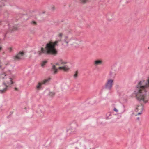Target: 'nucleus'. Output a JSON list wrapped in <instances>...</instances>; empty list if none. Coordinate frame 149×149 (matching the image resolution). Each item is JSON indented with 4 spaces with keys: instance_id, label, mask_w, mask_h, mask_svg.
Wrapping results in <instances>:
<instances>
[{
    "instance_id": "10",
    "label": "nucleus",
    "mask_w": 149,
    "mask_h": 149,
    "mask_svg": "<svg viewBox=\"0 0 149 149\" xmlns=\"http://www.w3.org/2000/svg\"><path fill=\"white\" fill-rule=\"evenodd\" d=\"M103 63V61L101 60H97L95 61H94V64L95 65H99L102 64Z\"/></svg>"
},
{
    "instance_id": "12",
    "label": "nucleus",
    "mask_w": 149,
    "mask_h": 149,
    "mask_svg": "<svg viewBox=\"0 0 149 149\" xmlns=\"http://www.w3.org/2000/svg\"><path fill=\"white\" fill-rule=\"evenodd\" d=\"M42 84V83L40 82H39L38 83V84L36 86V89L37 90H40L41 89V86Z\"/></svg>"
},
{
    "instance_id": "18",
    "label": "nucleus",
    "mask_w": 149,
    "mask_h": 149,
    "mask_svg": "<svg viewBox=\"0 0 149 149\" xmlns=\"http://www.w3.org/2000/svg\"><path fill=\"white\" fill-rule=\"evenodd\" d=\"M78 71H76L75 72V74L74 75V77L75 79H76L78 76Z\"/></svg>"
},
{
    "instance_id": "3",
    "label": "nucleus",
    "mask_w": 149,
    "mask_h": 149,
    "mask_svg": "<svg viewBox=\"0 0 149 149\" xmlns=\"http://www.w3.org/2000/svg\"><path fill=\"white\" fill-rule=\"evenodd\" d=\"M65 38L63 41L62 45L65 46H68L70 45H75V47L76 45H79V41L76 38H72L68 40L66 39L68 38L67 36H66Z\"/></svg>"
},
{
    "instance_id": "8",
    "label": "nucleus",
    "mask_w": 149,
    "mask_h": 149,
    "mask_svg": "<svg viewBox=\"0 0 149 149\" xmlns=\"http://www.w3.org/2000/svg\"><path fill=\"white\" fill-rule=\"evenodd\" d=\"M113 13L112 12H108L107 14V17L109 20L111 19L113 17Z\"/></svg>"
},
{
    "instance_id": "30",
    "label": "nucleus",
    "mask_w": 149,
    "mask_h": 149,
    "mask_svg": "<svg viewBox=\"0 0 149 149\" xmlns=\"http://www.w3.org/2000/svg\"><path fill=\"white\" fill-rule=\"evenodd\" d=\"M56 65H60V64L59 63H56Z\"/></svg>"
},
{
    "instance_id": "14",
    "label": "nucleus",
    "mask_w": 149,
    "mask_h": 149,
    "mask_svg": "<svg viewBox=\"0 0 149 149\" xmlns=\"http://www.w3.org/2000/svg\"><path fill=\"white\" fill-rule=\"evenodd\" d=\"M115 73L114 72L111 71L109 74V76L111 78H114L115 76Z\"/></svg>"
},
{
    "instance_id": "1",
    "label": "nucleus",
    "mask_w": 149,
    "mask_h": 149,
    "mask_svg": "<svg viewBox=\"0 0 149 149\" xmlns=\"http://www.w3.org/2000/svg\"><path fill=\"white\" fill-rule=\"evenodd\" d=\"M136 87L134 92L137 100L139 101H142L145 103H146L148 101L145 100L147 92L145 88H149V76L146 81L143 80L140 81Z\"/></svg>"
},
{
    "instance_id": "31",
    "label": "nucleus",
    "mask_w": 149,
    "mask_h": 149,
    "mask_svg": "<svg viewBox=\"0 0 149 149\" xmlns=\"http://www.w3.org/2000/svg\"><path fill=\"white\" fill-rule=\"evenodd\" d=\"M137 119L138 120H139V117H137Z\"/></svg>"
},
{
    "instance_id": "2",
    "label": "nucleus",
    "mask_w": 149,
    "mask_h": 149,
    "mask_svg": "<svg viewBox=\"0 0 149 149\" xmlns=\"http://www.w3.org/2000/svg\"><path fill=\"white\" fill-rule=\"evenodd\" d=\"M62 36V33H59L58 36L60 38V39L54 42L52 40L49 41L46 44L45 49L42 47H41L40 50L38 52L39 56L41 55L42 54L53 56L56 55L58 53V52L55 48V47L58 46V42L61 41Z\"/></svg>"
},
{
    "instance_id": "20",
    "label": "nucleus",
    "mask_w": 149,
    "mask_h": 149,
    "mask_svg": "<svg viewBox=\"0 0 149 149\" xmlns=\"http://www.w3.org/2000/svg\"><path fill=\"white\" fill-rule=\"evenodd\" d=\"M31 24H33L34 25H36L37 24V23L35 21H32L31 22Z\"/></svg>"
},
{
    "instance_id": "16",
    "label": "nucleus",
    "mask_w": 149,
    "mask_h": 149,
    "mask_svg": "<svg viewBox=\"0 0 149 149\" xmlns=\"http://www.w3.org/2000/svg\"><path fill=\"white\" fill-rule=\"evenodd\" d=\"M10 80L7 83L8 85H11L13 84L14 82L12 81V78H10Z\"/></svg>"
},
{
    "instance_id": "4",
    "label": "nucleus",
    "mask_w": 149,
    "mask_h": 149,
    "mask_svg": "<svg viewBox=\"0 0 149 149\" xmlns=\"http://www.w3.org/2000/svg\"><path fill=\"white\" fill-rule=\"evenodd\" d=\"M113 80L109 79L107 80L105 83L104 88L105 89L110 90H111L113 85Z\"/></svg>"
},
{
    "instance_id": "23",
    "label": "nucleus",
    "mask_w": 149,
    "mask_h": 149,
    "mask_svg": "<svg viewBox=\"0 0 149 149\" xmlns=\"http://www.w3.org/2000/svg\"><path fill=\"white\" fill-rule=\"evenodd\" d=\"M142 111H139V112L138 113V115H139L141 114L142 113Z\"/></svg>"
},
{
    "instance_id": "33",
    "label": "nucleus",
    "mask_w": 149,
    "mask_h": 149,
    "mask_svg": "<svg viewBox=\"0 0 149 149\" xmlns=\"http://www.w3.org/2000/svg\"><path fill=\"white\" fill-rule=\"evenodd\" d=\"M1 65H0V68L1 67Z\"/></svg>"
},
{
    "instance_id": "28",
    "label": "nucleus",
    "mask_w": 149,
    "mask_h": 149,
    "mask_svg": "<svg viewBox=\"0 0 149 149\" xmlns=\"http://www.w3.org/2000/svg\"><path fill=\"white\" fill-rule=\"evenodd\" d=\"M52 10H54V7H52Z\"/></svg>"
},
{
    "instance_id": "17",
    "label": "nucleus",
    "mask_w": 149,
    "mask_h": 149,
    "mask_svg": "<svg viewBox=\"0 0 149 149\" xmlns=\"http://www.w3.org/2000/svg\"><path fill=\"white\" fill-rule=\"evenodd\" d=\"M47 61H43L41 64V66L42 67H43L47 63Z\"/></svg>"
},
{
    "instance_id": "15",
    "label": "nucleus",
    "mask_w": 149,
    "mask_h": 149,
    "mask_svg": "<svg viewBox=\"0 0 149 149\" xmlns=\"http://www.w3.org/2000/svg\"><path fill=\"white\" fill-rule=\"evenodd\" d=\"M50 79V78H48L47 79L44 80L43 81L42 84H45L48 82Z\"/></svg>"
},
{
    "instance_id": "22",
    "label": "nucleus",
    "mask_w": 149,
    "mask_h": 149,
    "mask_svg": "<svg viewBox=\"0 0 149 149\" xmlns=\"http://www.w3.org/2000/svg\"><path fill=\"white\" fill-rule=\"evenodd\" d=\"M113 110L115 111L116 112H118V110L116 108H114Z\"/></svg>"
},
{
    "instance_id": "5",
    "label": "nucleus",
    "mask_w": 149,
    "mask_h": 149,
    "mask_svg": "<svg viewBox=\"0 0 149 149\" xmlns=\"http://www.w3.org/2000/svg\"><path fill=\"white\" fill-rule=\"evenodd\" d=\"M24 54V53L23 51H20L15 56H14V58L15 60L19 61L22 59V57Z\"/></svg>"
},
{
    "instance_id": "27",
    "label": "nucleus",
    "mask_w": 149,
    "mask_h": 149,
    "mask_svg": "<svg viewBox=\"0 0 149 149\" xmlns=\"http://www.w3.org/2000/svg\"><path fill=\"white\" fill-rule=\"evenodd\" d=\"M14 89L16 91H18V88L16 87H15Z\"/></svg>"
},
{
    "instance_id": "13",
    "label": "nucleus",
    "mask_w": 149,
    "mask_h": 149,
    "mask_svg": "<svg viewBox=\"0 0 149 149\" xmlns=\"http://www.w3.org/2000/svg\"><path fill=\"white\" fill-rule=\"evenodd\" d=\"M90 0H79L80 3L82 4H85L89 1Z\"/></svg>"
},
{
    "instance_id": "29",
    "label": "nucleus",
    "mask_w": 149,
    "mask_h": 149,
    "mask_svg": "<svg viewBox=\"0 0 149 149\" xmlns=\"http://www.w3.org/2000/svg\"><path fill=\"white\" fill-rule=\"evenodd\" d=\"M2 47L1 46H0V51Z\"/></svg>"
},
{
    "instance_id": "34",
    "label": "nucleus",
    "mask_w": 149,
    "mask_h": 149,
    "mask_svg": "<svg viewBox=\"0 0 149 149\" xmlns=\"http://www.w3.org/2000/svg\"><path fill=\"white\" fill-rule=\"evenodd\" d=\"M25 109H26V107H25Z\"/></svg>"
},
{
    "instance_id": "21",
    "label": "nucleus",
    "mask_w": 149,
    "mask_h": 149,
    "mask_svg": "<svg viewBox=\"0 0 149 149\" xmlns=\"http://www.w3.org/2000/svg\"><path fill=\"white\" fill-rule=\"evenodd\" d=\"M62 61V60H60V61H61V64H66L67 63V62H63Z\"/></svg>"
},
{
    "instance_id": "25",
    "label": "nucleus",
    "mask_w": 149,
    "mask_h": 149,
    "mask_svg": "<svg viewBox=\"0 0 149 149\" xmlns=\"http://www.w3.org/2000/svg\"><path fill=\"white\" fill-rule=\"evenodd\" d=\"M12 49V48L11 47H10L9 48V52H11Z\"/></svg>"
},
{
    "instance_id": "9",
    "label": "nucleus",
    "mask_w": 149,
    "mask_h": 149,
    "mask_svg": "<svg viewBox=\"0 0 149 149\" xmlns=\"http://www.w3.org/2000/svg\"><path fill=\"white\" fill-rule=\"evenodd\" d=\"M51 70L53 72L54 74H56L58 71V69L56 68L55 65H53Z\"/></svg>"
},
{
    "instance_id": "24",
    "label": "nucleus",
    "mask_w": 149,
    "mask_h": 149,
    "mask_svg": "<svg viewBox=\"0 0 149 149\" xmlns=\"http://www.w3.org/2000/svg\"><path fill=\"white\" fill-rule=\"evenodd\" d=\"M13 29V30L11 31V32H12V31H13V30H16L17 29V28H16V27H15V28H13V29Z\"/></svg>"
},
{
    "instance_id": "7",
    "label": "nucleus",
    "mask_w": 149,
    "mask_h": 149,
    "mask_svg": "<svg viewBox=\"0 0 149 149\" xmlns=\"http://www.w3.org/2000/svg\"><path fill=\"white\" fill-rule=\"evenodd\" d=\"M143 109V105L141 103V105H138L136 109V111H142Z\"/></svg>"
},
{
    "instance_id": "6",
    "label": "nucleus",
    "mask_w": 149,
    "mask_h": 149,
    "mask_svg": "<svg viewBox=\"0 0 149 149\" xmlns=\"http://www.w3.org/2000/svg\"><path fill=\"white\" fill-rule=\"evenodd\" d=\"M8 86L7 85L6 83L3 82L2 85L0 86V93H4L7 89Z\"/></svg>"
},
{
    "instance_id": "32",
    "label": "nucleus",
    "mask_w": 149,
    "mask_h": 149,
    "mask_svg": "<svg viewBox=\"0 0 149 149\" xmlns=\"http://www.w3.org/2000/svg\"><path fill=\"white\" fill-rule=\"evenodd\" d=\"M45 13V11L43 12H42V14H44V13Z\"/></svg>"
},
{
    "instance_id": "19",
    "label": "nucleus",
    "mask_w": 149,
    "mask_h": 149,
    "mask_svg": "<svg viewBox=\"0 0 149 149\" xmlns=\"http://www.w3.org/2000/svg\"><path fill=\"white\" fill-rule=\"evenodd\" d=\"M55 94L54 92H50L49 93V95L51 96H53Z\"/></svg>"
},
{
    "instance_id": "11",
    "label": "nucleus",
    "mask_w": 149,
    "mask_h": 149,
    "mask_svg": "<svg viewBox=\"0 0 149 149\" xmlns=\"http://www.w3.org/2000/svg\"><path fill=\"white\" fill-rule=\"evenodd\" d=\"M58 69H63L64 71H67L69 70L70 68L68 67V66L65 65L63 67H60L58 68Z\"/></svg>"
},
{
    "instance_id": "26",
    "label": "nucleus",
    "mask_w": 149,
    "mask_h": 149,
    "mask_svg": "<svg viewBox=\"0 0 149 149\" xmlns=\"http://www.w3.org/2000/svg\"><path fill=\"white\" fill-rule=\"evenodd\" d=\"M8 31H7L6 33L5 34V35H4V38H5L6 36V35L7 34V33H8Z\"/></svg>"
}]
</instances>
